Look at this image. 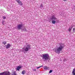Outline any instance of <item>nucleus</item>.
I'll return each instance as SVG.
<instances>
[{
	"instance_id": "1",
	"label": "nucleus",
	"mask_w": 75,
	"mask_h": 75,
	"mask_svg": "<svg viewBox=\"0 0 75 75\" xmlns=\"http://www.w3.org/2000/svg\"><path fill=\"white\" fill-rule=\"evenodd\" d=\"M59 47L57 49L54 48L53 49V51L57 54H59L61 52V51L64 48V44L62 43H59Z\"/></svg>"
},
{
	"instance_id": "2",
	"label": "nucleus",
	"mask_w": 75,
	"mask_h": 75,
	"mask_svg": "<svg viewBox=\"0 0 75 75\" xmlns=\"http://www.w3.org/2000/svg\"><path fill=\"white\" fill-rule=\"evenodd\" d=\"M31 49V45L28 43H26L25 45L23 47V48H22L21 50V52H23L24 54L27 53L28 51H30V50Z\"/></svg>"
},
{
	"instance_id": "3",
	"label": "nucleus",
	"mask_w": 75,
	"mask_h": 75,
	"mask_svg": "<svg viewBox=\"0 0 75 75\" xmlns=\"http://www.w3.org/2000/svg\"><path fill=\"white\" fill-rule=\"evenodd\" d=\"M40 57H42V60H43L44 62H46L48 60L50 59V55L48 53L43 54L40 55Z\"/></svg>"
},
{
	"instance_id": "4",
	"label": "nucleus",
	"mask_w": 75,
	"mask_h": 75,
	"mask_svg": "<svg viewBox=\"0 0 75 75\" xmlns=\"http://www.w3.org/2000/svg\"><path fill=\"white\" fill-rule=\"evenodd\" d=\"M20 24H19L17 25V28L18 30H22V28L23 27V26L24 25L23 23L22 22H20Z\"/></svg>"
},
{
	"instance_id": "5",
	"label": "nucleus",
	"mask_w": 75,
	"mask_h": 75,
	"mask_svg": "<svg viewBox=\"0 0 75 75\" xmlns=\"http://www.w3.org/2000/svg\"><path fill=\"white\" fill-rule=\"evenodd\" d=\"M50 20H56V23H57L59 22V20H57V18H56L54 15H53L50 18Z\"/></svg>"
},
{
	"instance_id": "6",
	"label": "nucleus",
	"mask_w": 75,
	"mask_h": 75,
	"mask_svg": "<svg viewBox=\"0 0 75 75\" xmlns=\"http://www.w3.org/2000/svg\"><path fill=\"white\" fill-rule=\"evenodd\" d=\"M0 75H10V72L6 71L4 72L0 73Z\"/></svg>"
},
{
	"instance_id": "7",
	"label": "nucleus",
	"mask_w": 75,
	"mask_h": 75,
	"mask_svg": "<svg viewBox=\"0 0 75 75\" xmlns=\"http://www.w3.org/2000/svg\"><path fill=\"white\" fill-rule=\"evenodd\" d=\"M16 1H17L18 3V4L20 6H23V2L20 1V0H16Z\"/></svg>"
},
{
	"instance_id": "8",
	"label": "nucleus",
	"mask_w": 75,
	"mask_h": 75,
	"mask_svg": "<svg viewBox=\"0 0 75 75\" xmlns=\"http://www.w3.org/2000/svg\"><path fill=\"white\" fill-rule=\"evenodd\" d=\"M5 47H6V49H8V48H10L11 47V44L8 43L7 44V45H5Z\"/></svg>"
},
{
	"instance_id": "9",
	"label": "nucleus",
	"mask_w": 75,
	"mask_h": 75,
	"mask_svg": "<svg viewBox=\"0 0 75 75\" xmlns=\"http://www.w3.org/2000/svg\"><path fill=\"white\" fill-rule=\"evenodd\" d=\"M21 68H22V67L21 66H18L16 68V70H17V71H19L20 69H21Z\"/></svg>"
},
{
	"instance_id": "10",
	"label": "nucleus",
	"mask_w": 75,
	"mask_h": 75,
	"mask_svg": "<svg viewBox=\"0 0 75 75\" xmlns=\"http://www.w3.org/2000/svg\"><path fill=\"white\" fill-rule=\"evenodd\" d=\"M72 28H73V26H71L69 28L68 30V31L69 32H71V30H72Z\"/></svg>"
},
{
	"instance_id": "11",
	"label": "nucleus",
	"mask_w": 75,
	"mask_h": 75,
	"mask_svg": "<svg viewBox=\"0 0 75 75\" xmlns=\"http://www.w3.org/2000/svg\"><path fill=\"white\" fill-rule=\"evenodd\" d=\"M52 20V24H55V23H56V21H55L54 20Z\"/></svg>"
},
{
	"instance_id": "12",
	"label": "nucleus",
	"mask_w": 75,
	"mask_h": 75,
	"mask_svg": "<svg viewBox=\"0 0 75 75\" xmlns=\"http://www.w3.org/2000/svg\"><path fill=\"white\" fill-rule=\"evenodd\" d=\"M43 69L45 70H47V69H48V67L45 66L43 67Z\"/></svg>"
},
{
	"instance_id": "13",
	"label": "nucleus",
	"mask_w": 75,
	"mask_h": 75,
	"mask_svg": "<svg viewBox=\"0 0 75 75\" xmlns=\"http://www.w3.org/2000/svg\"><path fill=\"white\" fill-rule=\"evenodd\" d=\"M22 31H27V29L26 28L24 27L22 29Z\"/></svg>"
},
{
	"instance_id": "14",
	"label": "nucleus",
	"mask_w": 75,
	"mask_h": 75,
	"mask_svg": "<svg viewBox=\"0 0 75 75\" xmlns=\"http://www.w3.org/2000/svg\"><path fill=\"white\" fill-rule=\"evenodd\" d=\"M22 74H23V75H24V74H25V71L24 70L23 71H22Z\"/></svg>"
},
{
	"instance_id": "15",
	"label": "nucleus",
	"mask_w": 75,
	"mask_h": 75,
	"mask_svg": "<svg viewBox=\"0 0 75 75\" xmlns=\"http://www.w3.org/2000/svg\"><path fill=\"white\" fill-rule=\"evenodd\" d=\"M3 44H4V45H6L7 44V42L6 41H4V42H2Z\"/></svg>"
},
{
	"instance_id": "16",
	"label": "nucleus",
	"mask_w": 75,
	"mask_h": 75,
	"mask_svg": "<svg viewBox=\"0 0 75 75\" xmlns=\"http://www.w3.org/2000/svg\"><path fill=\"white\" fill-rule=\"evenodd\" d=\"M6 17L7 16H4L2 17V18L4 20H5V19H6Z\"/></svg>"
},
{
	"instance_id": "17",
	"label": "nucleus",
	"mask_w": 75,
	"mask_h": 75,
	"mask_svg": "<svg viewBox=\"0 0 75 75\" xmlns=\"http://www.w3.org/2000/svg\"><path fill=\"white\" fill-rule=\"evenodd\" d=\"M13 74H12V75H17V74H16V73L15 71H14L13 72Z\"/></svg>"
},
{
	"instance_id": "18",
	"label": "nucleus",
	"mask_w": 75,
	"mask_h": 75,
	"mask_svg": "<svg viewBox=\"0 0 75 75\" xmlns=\"http://www.w3.org/2000/svg\"><path fill=\"white\" fill-rule=\"evenodd\" d=\"M52 71H53L52 70H50L49 71V74H50L51 73H52Z\"/></svg>"
},
{
	"instance_id": "19",
	"label": "nucleus",
	"mask_w": 75,
	"mask_h": 75,
	"mask_svg": "<svg viewBox=\"0 0 75 75\" xmlns=\"http://www.w3.org/2000/svg\"><path fill=\"white\" fill-rule=\"evenodd\" d=\"M5 22V21H3L2 22V24L3 25H4V23Z\"/></svg>"
},
{
	"instance_id": "20",
	"label": "nucleus",
	"mask_w": 75,
	"mask_h": 75,
	"mask_svg": "<svg viewBox=\"0 0 75 75\" xmlns=\"http://www.w3.org/2000/svg\"><path fill=\"white\" fill-rule=\"evenodd\" d=\"M63 61L64 62H65V61H67V59H64L63 60Z\"/></svg>"
},
{
	"instance_id": "21",
	"label": "nucleus",
	"mask_w": 75,
	"mask_h": 75,
	"mask_svg": "<svg viewBox=\"0 0 75 75\" xmlns=\"http://www.w3.org/2000/svg\"><path fill=\"white\" fill-rule=\"evenodd\" d=\"M73 32H75V28H74L73 29Z\"/></svg>"
},
{
	"instance_id": "22",
	"label": "nucleus",
	"mask_w": 75,
	"mask_h": 75,
	"mask_svg": "<svg viewBox=\"0 0 75 75\" xmlns=\"http://www.w3.org/2000/svg\"><path fill=\"white\" fill-rule=\"evenodd\" d=\"M40 7H43V6H42V4H41L40 5Z\"/></svg>"
},
{
	"instance_id": "23",
	"label": "nucleus",
	"mask_w": 75,
	"mask_h": 75,
	"mask_svg": "<svg viewBox=\"0 0 75 75\" xmlns=\"http://www.w3.org/2000/svg\"><path fill=\"white\" fill-rule=\"evenodd\" d=\"M33 71H36V69H34L33 70Z\"/></svg>"
},
{
	"instance_id": "24",
	"label": "nucleus",
	"mask_w": 75,
	"mask_h": 75,
	"mask_svg": "<svg viewBox=\"0 0 75 75\" xmlns=\"http://www.w3.org/2000/svg\"><path fill=\"white\" fill-rule=\"evenodd\" d=\"M41 68V67L39 66V67H37V69H38L39 68Z\"/></svg>"
},
{
	"instance_id": "25",
	"label": "nucleus",
	"mask_w": 75,
	"mask_h": 75,
	"mask_svg": "<svg viewBox=\"0 0 75 75\" xmlns=\"http://www.w3.org/2000/svg\"><path fill=\"white\" fill-rule=\"evenodd\" d=\"M67 0H63V1H66Z\"/></svg>"
},
{
	"instance_id": "26",
	"label": "nucleus",
	"mask_w": 75,
	"mask_h": 75,
	"mask_svg": "<svg viewBox=\"0 0 75 75\" xmlns=\"http://www.w3.org/2000/svg\"><path fill=\"white\" fill-rule=\"evenodd\" d=\"M40 68H41V67H43V66L42 65L41 66H40Z\"/></svg>"
}]
</instances>
